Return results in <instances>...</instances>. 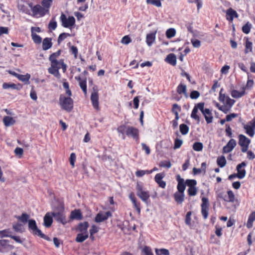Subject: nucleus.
<instances>
[{"label": "nucleus", "mask_w": 255, "mask_h": 255, "mask_svg": "<svg viewBox=\"0 0 255 255\" xmlns=\"http://www.w3.org/2000/svg\"><path fill=\"white\" fill-rule=\"evenodd\" d=\"M89 226V224L88 222H81L78 225L76 230L82 233H88L87 230Z\"/></svg>", "instance_id": "nucleus-24"}, {"label": "nucleus", "mask_w": 255, "mask_h": 255, "mask_svg": "<svg viewBox=\"0 0 255 255\" xmlns=\"http://www.w3.org/2000/svg\"><path fill=\"white\" fill-rule=\"evenodd\" d=\"M146 2L147 3L155 5L157 7H161L162 5L160 0H146Z\"/></svg>", "instance_id": "nucleus-57"}, {"label": "nucleus", "mask_w": 255, "mask_h": 255, "mask_svg": "<svg viewBox=\"0 0 255 255\" xmlns=\"http://www.w3.org/2000/svg\"><path fill=\"white\" fill-rule=\"evenodd\" d=\"M60 19L62 25L65 28H70L75 23V19L73 16H69L67 18L66 15L63 13H62Z\"/></svg>", "instance_id": "nucleus-9"}, {"label": "nucleus", "mask_w": 255, "mask_h": 255, "mask_svg": "<svg viewBox=\"0 0 255 255\" xmlns=\"http://www.w3.org/2000/svg\"><path fill=\"white\" fill-rule=\"evenodd\" d=\"M71 35L68 33L63 32L61 33L57 39L58 44L59 45L60 43L68 37H71Z\"/></svg>", "instance_id": "nucleus-40"}, {"label": "nucleus", "mask_w": 255, "mask_h": 255, "mask_svg": "<svg viewBox=\"0 0 255 255\" xmlns=\"http://www.w3.org/2000/svg\"><path fill=\"white\" fill-rule=\"evenodd\" d=\"M75 79L79 82V86L85 96L87 94V86L86 79H82L80 76L75 77Z\"/></svg>", "instance_id": "nucleus-22"}, {"label": "nucleus", "mask_w": 255, "mask_h": 255, "mask_svg": "<svg viewBox=\"0 0 255 255\" xmlns=\"http://www.w3.org/2000/svg\"><path fill=\"white\" fill-rule=\"evenodd\" d=\"M52 38L46 37L42 41V49L43 50H47L52 46Z\"/></svg>", "instance_id": "nucleus-27"}, {"label": "nucleus", "mask_w": 255, "mask_h": 255, "mask_svg": "<svg viewBox=\"0 0 255 255\" xmlns=\"http://www.w3.org/2000/svg\"><path fill=\"white\" fill-rule=\"evenodd\" d=\"M15 121L13 118L5 116L3 119V123L6 127H9L14 124Z\"/></svg>", "instance_id": "nucleus-35"}, {"label": "nucleus", "mask_w": 255, "mask_h": 255, "mask_svg": "<svg viewBox=\"0 0 255 255\" xmlns=\"http://www.w3.org/2000/svg\"><path fill=\"white\" fill-rule=\"evenodd\" d=\"M173 197L177 204H181L184 200V193L183 192H176L174 194Z\"/></svg>", "instance_id": "nucleus-28"}, {"label": "nucleus", "mask_w": 255, "mask_h": 255, "mask_svg": "<svg viewBox=\"0 0 255 255\" xmlns=\"http://www.w3.org/2000/svg\"><path fill=\"white\" fill-rule=\"evenodd\" d=\"M57 26V23L56 21L54 18H52L49 24H48V29L49 30L52 31V30H54Z\"/></svg>", "instance_id": "nucleus-41"}, {"label": "nucleus", "mask_w": 255, "mask_h": 255, "mask_svg": "<svg viewBox=\"0 0 255 255\" xmlns=\"http://www.w3.org/2000/svg\"><path fill=\"white\" fill-rule=\"evenodd\" d=\"M155 253L157 255H170L169 251L165 249H156Z\"/></svg>", "instance_id": "nucleus-49"}, {"label": "nucleus", "mask_w": 255, "mask_h": 255, "mask_svg": "<svg viewBox=\"0 0 255 255\" xmlns=\"http://www.w3.org/2000/svg\"><path fill=\"white\" fill-rule=\"evenodd\" d=\"M186 184L189 187H195L197 182L194 179H187L186 181Z\"/></svg>", "instance_id": "nucleus-60"}, {"label": "nucleus", "mask_w": 255, "mask_h": 255, "mask_svg": "<svg viewBox=\"0 0 255 255\" xmlns=\"http://www.w3.org/2000/svg\"><path fill=\"white\" fill-rule=\"evenodd\" d=\"M11 232L9 229L3 230L0 231V237L1 238L3 237H10Z\"/></svg>", "instance_id": "nucleus-53"}, {"label": "nucleus", "mask_w": 255, "mask_h": 255, "mask_svg": "<svg viewBox=\"0 0 255 255\" xmlns=\"http://www.w3.org/2000/svg\"><path fill=\"white\" fill-rule=\"evenodd\" d=\"M143 255H154L150 247L148 246H144L141 251Z\"/></svg>", "instance_id": "nucleus-45"}, {"label": "nucleus", "mask_w": 255, "mask_h": 255, "mask_svg": "<svg viewBox=\"0 0 255 255\" xmlns=\"http://www.w3.org/2000/svg\"><path fill=\"white\" fill-rule=\"evenodd\" d=\"M239 14L236 10L230 7L226 10V19L229 21H233L234 18H237Z\"/></svg>", "instance_id": "nucleus-21"}, {"label": "nucleus", "mask_w": 255, "mask_h": 255, "mask_svg": "<svg viewBox=\"0 0 255 255\" xmlns=\"http://www.w3.org/2000/svg\"><path fill=\"white\" fill-rule=\"evenodd\" d=\"M14 248V246L9 244L7 240H0V253H7Z\"/></svg>", "instance_id": "nucleus-12"}, {"label": "nucleus", "mask_w": 255, "mask_h": 255, "mask_svg": "<svg viewBox=\"0 0 255 255\" xmlns=\"http://www.w3.org/2000/svg\"><path fill=\"white\" fill-rule=\"evenodd\" d=\"M29 218V216L25 213H23L21 214L20 216H18L17 218L18 220L20 221L23 223L25 224L28 222V219Z\"/></svg>", "instance_id": "nucleus-44"}, {"label": "nucleus", "mask_w": 255, "mask_h": 255, "mask_svg": "<svg viewBox=\"0 0 255 255\" xmlns=\"http://www.w3.org/2000/svg\"><path fill=\"white\" fill-rule=\"evenodd\" d=\"M165 177L164 173H159L156 174L154 177V180L158 185L159 187L162 188H165L166 185V182L162 180V179Z\"/></svg>", "instance_id": "nucleus-16"}, {"label": "nucleus", "mask_w": 255, "mask_h": 255, "mask_svg": "<svg viewBox=\"0 0 255 255\" xmlns=\"http://www.w3.org/2000/svg\"><path fill=\"white\" fill-rule=\"evenodd\" d=\"M52 0H42L41 1L42 6L45 9L47 12H49V8L52 4Z\"/></svg>", "instance_id": "nucleus-38"}, {"label": "nucleus", "mask_w": 255, "mask_h": 255, "mask_svg": "<svg viewBox=\"0 0 255 255\" xmlns=\"http://www.w3.org/2000/svg\"><path fill=\"white\" fill-rule=\"evenodd\" d=\"M201 200V214L203 218L206 219L208 216V211L210 206L209 201L208 199L205 197H203Z\"/></svg>", "instance_id": "nucleus-11"}, {"label": "nucleus", "mask_w": 255, "mask_h": 255, "mask_svg": "<svg viewBox=\"0 0 255 255\" xmlns=\"http://www.w3.org/2000/svg\"><path fill=\"white\" fill-rule=\"evenodd\" d=\"M76 159V155L75 153H71L69 158V162L72 168L75 166V162Z\"/></svg>", "instance_id": "nucleus-59"}, {"label": "nucleus", "mask_w": 255, "mask_h": 255, "mask_svg": "<svg viewBox=\"0 0 255 255\" xmlns=\"http://www.w3.org/2000/svg\"><path fill=\"white\" fill-rule=\"evenodd\" d=\"M128 197L130 201H131L134 207L136 209L138 214L140 213V203L137 201V199L135 196V195L133 192H131L129 194Z\"/></svg>", "instance_id": "nucleus-18"}, {"label": "nucleus", "mask_w": 255, "mask_h": 255, "mask_svg": "<svg viewBox=\"0 0 255 255\" xmlns=\"http://www.w3.org/2000/svg\"><path fill=\"white\" fill-rule=\"evenodd\" d=\"M31 10L34 15H39L40 16H43L47 13L45 9L39 4L31 7Z\"/></svg>", "instance_id": "nucleus-15"}, {"label": "nucleus", "mask_w": 255, "mask_h": 255, "mask_svg": "<svg viewBox=\"0 0 255 255\" xmlns=\"http://www.w3.org/2000/svg\"><path fill=\"white\" fill-rule=\"evenodd\" d=\"M159 166L160 167L169 168L171 167V164L169 160H164L160 161L159 163Z\"/></svg>", "instance_id": "nucleus-54"}, {"label": "nucleus", "mask_w": 255, "mask_h": 255, "mask_svg": "<svg viewBox=\"0 0 255 255\" xmlns=\"http://www.w3.org/2000/svg\"><path fill=\"white\" fill-rule=\"evenodd\" d=\"M244 128L246 130V132L250 136L253 137L254 135L255 131L253 127H251V125H244Z\"/></svg>", "instance_id": "nucleus-37"}, {"label": "nucleus", "mask_w": 255, "mask_h": 255, "mask_svg": "<svg viewBox=\"0 0 255 255\" xmlns=\"http://www.w3.org/2000/svg\"><path fill=\"white\" fill-rule=\"evenodd\" d=\"M239 144L242 147L243 152H246L251 143V140L243 134L239 135Z\"/></svg>", "instance_id": "nucleus-10"}, {"label": "nucleus", "mask_w": 255, "mask_h": 255, "mask_svg": "<svg viewBox=\"0 0 255 255\" xmlns=\"http://www.w3.org/2000/svg\"><path fill=\"white\" fill-rule=\"evenodd\" d=\"M52 215H51V212L47 213L44 217L43 221H44V225L47 227H50L52 223H53V219Z\"/></svg>", "instance_id": "nucleus-25"}, {"label": "nucleus", "mask_w": 255, "mask_h": 255, "mask_svg": "<svg viewBox=\"0 0 255 255\" xmlns=\"http://www.w3.org/2000/svg\"><path fill=\"white\" fill-rule=\"evenodd\" d=\"M183 143L181 139L176 138L174 140V149H176L180 148Z\"/></svg>", "instance_id": "nucleus-64"}, {"label": "nucleus", "mask_w": 255, "mask_h": 255, "mask_svg": "<svg viewBox=\"0 0 255 255\" xmlns=\"http://www.w3.org/2000/svg\"><path fill=\"white\" fill-rule=\"evenodd\" d=\"M112 216L110 211H107L105 213L100 211L96 216L94 221L96 223H101L106 221L109 217Z\"/></svg>", "instance_id": "nucleus-13"}, {"label": "nucleus", "mask_w": 255, "mask_h": 255, "mask_svg": "<svg viewBox=\"0 0 255 255\" xmlns=\"http://www.w3.org/2000/svg\"><path fill=\"white\" fill-rule=\"evenodd\" d=\"M99 231V228L95 225H92L89 230L90 234H95Z\"/></svg>", "instance_id": "nucleus-63"}, {"label": "nucleus", "mask_w": 255, "mask_h": 255, "mask_svg": "<svg viewBox=\"0 0 255 255\" xmlns=\"http://www.w3.org/2000/svg\"><path fill=\"white\" fill-rule=\"evenodd\" d=\"M59 104L62 109L70 112L73 109V100L70 97H66L61 95L59 97Z\"/></svg>", "instance_id": "nucleus-4"}, {"label": "nucleus", "mask_w": 255, "mask_h": 255, "mask_svg": "<svg viewBox=\"0 0 255 255\" xmlns=\"http://www.w3.org/2000/svg\"><path fill=\"white\" fill-rule=\"evenodd\" d=\"M217 163L219 167L221 168L224 167L227 163L225 157L223 155L218 157L217 160Z\"/></svg>", "instance_id": "nucleus-39"}, {"label": "nucleus", "mask_w": 255, "mask_h": 255, "mask_svg": "<svg viewBox=\"0 0 255 255\" xmlns=\"http://www.w3.org/2000/svg\"><path fill=\"white\" fill-rule=\"evenodd\" d=\"M57 209L59 210V211L52 212L51 215L57 222L61 223L63 225L66 224L67 221L64 214V204L63 202L60 203Z\"/></svg>", "instance_id": "nucleus-2"}, {"label": "nucleus", "mask_w": 255, "mask_h": 255, "mask_svg": "<svg viewBox=\"0 0 255 255\" xmlns=\"http://www.w3.org/2000/svg\"><path fill=\"white\" fill-rule=\"evenodd\" d=\"M245 94V88L244 87H243L242 91L241 92H239L236 90H233L231 92V96L232 97L236 99L243 97Z\"/></svg>", "instance_id": "nucleus-33"}, {"label": "nucleus", "mask_w": 255, "mask_h": 255, "mask_svg": "<svg viewBox=\"0 0 255 255\" xmlns=\"http://www.w3.org/2000/svg\"><path fill=\"white\" fill-rule=\"evenodd\" d=\"M252 27V24L249 22H247L245 25H244L242 27V31L245 34H248L251 31V29Z\"/></svg>", "instance_id": "nucleus-46"}, {"label": "nucleus", "mask_w": 255, "mask_h": 255, "mask_svg": "<svg viewBox=\"0 0 255 255\" xmlns=\"http://www.w3.org/2000/svg\"><path fill=\"white\" fill-rule=\"evenodd\" d=\"M89 237L88 233H79L78 234L75 239L77 243H82L86 240Z\"/></svg>", "instance_id": "nucleus-36"}, {"label": "nucleus", "mask_w": 255, "mask_h": 255, "mask_svg": "<svg viewBox=\"0 0 255 255\" xmlns=\"http://www.w3.org/2000/svg\"><path fill=\"white\" fill-rule=\"evenodd\" d=\"M237 143L234 139H231L227 144L223 148V153H229L233 150L234 147L236 146Z\"/></svg>", "instance_id": "nucleus-19"}, {"label": "nucleus", "mask_w": 255, "mask_h": 255, "mask_svg": "<svg viewBox=\"0 0 255 255\" xmlns=\"http://www.w3.org/2000/svg\"><path fill=\"white\" fill-rule=\"evenodd\" d=\"M99 90L97 85H94L92 88V92L91 95V101L93 108L97 111L100 110L99 107Z\"/></svg>", "instance_id": "nucleus-6"}, {"label": "nucleus", "mask_w": 255, "mask_h": 255, "mask_svg": "<svg viewBox=\"0 0 255 255\" xmlns=\"http://www.w3.org/2000/svg\"><path fill=\"white\" fill-rule=\"evenodd\" d=\"M222 228L220 226H219L218 225H216L215 226V233L216 234V235L219 238H220L222 235H223V232H222Z\"/></svg>", "instance_id": "nucleus-58"}, {"label": "nucleus", "mask_w": 255, "mask_h": 255, "mask_svg": "<svg viewBox=\"0 0 255 255\" xmlns=\"http://www.w3.org/2000/svg\"><path fill=\"white\" fill-rule=\"evenodd\" d=\"M176 180L178 182V184L177 186V188L178 190L177 192H184V190L186 188V185L184 182V179L181 178L179 175H177L176 176Z\"/></svg>", "instance_id": "nucleus-23"}, {"label": "nucleus", "mask_w": 255, "mask_h": 255, "mask_svg": "<svg viewBox=\"0 0 255 255\" xmlns=\"http://www.w3.org/2000/svg\"><path fill=\"white\" fill-rule=\"evenodd\" d=\"M205 103L203 102L199 103L196 104L191 112V118L198 123H199L200 119L199 116L197 115L198 110H199L203 116L207 124H209L212 123L213 120V116L211 111L207 108L204 109Z\"/></svg>", "instance_id": "nucleus-1"}, {"label": "nucleus", "mask_w": 255, "mask_h": 255, "mask_svg": "<svg viewBox=\"0 0 255 255\" xmlns=\"http://www.w3.org/2000/svg\"><path fill=\"white\" fill-rule=\"evenodd\" d=\"M70 218L72 220H82L83 219V215L79 209H75L71 212Z\"/></svg>", "instance_id": "nucleus-26"}, {"label": "nucleus", "mask_w": 255, "mask_h": 255, "mask_svg": "<svg viewBox=\"0 0 255 255\" xmlns=\"http://www.w3.org/2000/svg\"><path fill=\"white\" fill-rule=\"evenodd\" d=\"M244 39L246 40L245 53L247 54L249 52H252L253 50V43L249 40V38L248 37H245Z\"/></svg>", "instance_id": "nucleus-30"}, {"label": "nucleus", "mask_w": 255, "mask_h": 255, "mask_svg": "<svg viewBox=\"0 0 255 255\" xmlns=\"http://www.w3.org/2000/svg\"><path fill=\"white\" fill-rule=\"evenodd\" d=\"M247 164L245 162H242V163L239 164L237 166V177L239 179L244 178L246 174V171L245 169H242L243 167H244L246 166Z\"/></svg>", "instance_id": "nucleus-17"}, {"label": "nucleus", "mask_w": 255, "mask_h": 255, "mask_svg": "<svg viewBox=\"0 0 255 255\" xmlns=\"http://www.w3.org/2000/svg\"><path fill=\"white\" fill-rule=\"evenodd\" d=\"M155 34L156 32H154L150 33L146 35V42L149 46H150L154 41L155 39Z\"/></svg>", "instance_id": "nucleus-34"}, {"label": "nucleus", "mask_w": 255, "mask_h": 255, "mask_svg": "<svg viewBox=\"0 0 255 255\" xmlns=\"http://www.w3.org/2000/svg\"><path fill=\"white\" fill-rule=\"evenodd\" d=\"M126 135L137 140L139 139V130L133 127L128 126Z\"/></svg>", "instance_id": "nucleus-14"}, {"label": "nucleus", "mask_w": 255, "mask_h": 255, "mask_svg": "<svg viewBox=\"0 0 255 255\" xmlns=\"http://www.w3.org/2000/svg\"><path fill=\"white\" fill-rule=\"evenodd\" d=\"M235 103V101L234 100L228 98L227 101L226 102V104L220 105L219 103H217L215 106L220 111L224 114H227L230 111Z\"/></svg>", "instance_id": "nucleus-8"}, {"label": "nucleus", "mask_w": 255, "mask_h": 255, "mask_svg": "<svg viewBox=\"0 0 255 255\" xmlns=\"http://www.w3.org/2000/svg\"><path fill=\"white\" fill-rule=\"evenodd\" d=\"M176 34V30L174 28H169L166 30V35L168 38H171L174 37Z\"/></svg>", "instance_id": "nucleus-51"}, {"label": "nucleus", "mask_w": 255, "mask_h": 255, "mask_svg": "<svg viewBox=\"0 0 255 255\" xmlns=\"http://www.w3.org/2000/svg\"><path fill=\"white\" fill-rule=\"evenodd\" d=\"M219 197L222 198L225 201L227 202L234 203L235 201V196L232 190H229L227 191V195H225L223 197L222 196V193H220L219 195Z\"/></svg>", "instance_id": "nucleus-20"}, {"label": "nucleus", "mask_w": 255, "mask_h": 255, "mask_svg": "<svg viewBox=\"0 0 255 255\" xmlns=\"http://www.w3.org/2000/svg\"><path fill=\"white\" fill-rule=\"evenodd\" d=\"M14 153L19 158H21L23 154V150L22 148L17 147L14 149Z\"/></svg>", "instance_id": "nucleus-62"}, {"label": "nucleus", "mask_w": 255, "mask_h": 255, "mask_svg": "<svg viewBox=\"0 0 255 255\" xmlns=\"http://www.w3.org/2000/svg\"><path fill=\"white\" fill-rule=\"evenodd\" d=\"M64 59H60L59 60L50 61L51 67L48 69V72L55 76L60 75L59 70L61 68V65L63 64Z\"/></svg>", "instance_id": "nucleus-7"}, {"label": "nucleus", "mask_w": 255, "mask_h": 255, "mask_svg": "<svg viewBox=\"0 0 255 255\" xmlns=\"http://www.w3.org/2000/svg\"><path fill=\"white\" fill-rule=\"evenodd\" d=\"M2 88L4 89L12 88L13 89L19 90L22 88V85L19 84L16 85L14 83H4L2 84Z\"/></svg>", "instance_id": "nucleus-29"}, {"label": "nucleus", "mask_w": 255, "mask_h": 255, "mask_svg": "<svg viewBox=\"0 0 255 255\" xmlns=\"http://www.w3.org/2000/svg\"><path fill=\"white\" fill-rule=\"evenodd\" d=\"M137 196L145 203H147V200L150 197V194L148 191H145L141 184L137 183L136 186Z\"/></svg>", "instance_id": "nucleus-5"}, {"label": "nucleus", "mask_w": 255, "mask_h": 255, "mask_svg": "<svg viewBox=\"0 0 255 255\" xmlns=\"http://www.w3.org/2000/svg\"><path fill=\"white\" fill-rule=\"evenodd\" d=\"M165 61L172 66L176 65V57L173 53L168 54L165 59Z\"/></svg>", "instance_id": "nucleus-31"}, {"label": "nucleus", "mask_w": 255, "mask_h": 255, "mask_svg": "<svg viewBox=\"0 0 255 255\" xmlns=\"http://www.w3.org/2000/svg\"><path fill=\"white\" fill-rule=\"evenodd\" d=\"M61 53V50L60 49L58 50L56 52L52 53L49 57V61H50L57 60V58L59 57V56L60 55Z\"/></svg>", "instance_id": "nucleus-50"}, {"label": "nucleus", "mask_w": 255, "mask_h": 255, "mask_svg": "<svg viewBox=\"0 0 255 255\" xmlns=\"http://www.w3.org/2000/svg\"><path fill=\"white\" fill-rule=\"evenodd\" d=\"M223 89H221L219 96V100L220 102L223 103L224 104H226V102L227 101L228 98H230L229 97L226 96L225 94H222Z\"/></svg>", "instance_id": "nucleus-42"}, {"label": "nucleus", "mask_w": 255, "mask_h": 255, "mask_svg": "<svg viewBox=\"0 0 255 255\" xmlns=\"http://www.w3.org/2000/svg\"><path fill=\"white\" fill-rule=\"evenodd\" d=\"M203 145L200 142H195L193 145V149L196 151H200L202 150Z\"/></svg>", "instance_id": "nucleus-48"}, {"label": "nucleus", "mask_w": 255, "mask_h": 255, "mask_svg": "<svg viewBox=\"0 0 255 255\" xmlns=\"http://www.w3.org/2000/svg\"><path fill=\"white\" fill-rule=\"evenodd\" d=\"M187 192L190 196H195L197 193V188L196 187H189L187 190Z\"/></svg>", "instance_id": "nucleus-56"}, {"label": "nucleus", "mask_w": 255, "mask_h": 255, "mask_svg": "<svg viewBox=\"0 0 255 255\" xmlns=\"http://www.w3.org/2000/svg\"><path fill=\"white\" fill-rule=\"evenodd\" d=\"M31 38L35 43L40 44L42 42L41 37L35 32H32Z\"/></svg>", "instance_id": "nucleus-43"}, {"label": "nucleus", "mask_w": 255, "mask_h": 255, "mask_svg": "<svg viewBox=\"0 0 255 255\" xmlns=\"http://www.w3.org/2000/svg\"><path fill=\"white\" fill-rule=\"evenodd\" d=\"M226 129L225 132L226 135L229 137H232V131L230 126L228 124H226L225 126Z\"/></svg>", "instance_id": "nucleus-61"}, {"label": "nucleus", "mask_w": 255, "mask_h": 255, "mask_svg": "<svg viewBox=\"0 0 255 255\" xmlns=\"http://www.w3.org/2000/svg\"><path fill=\"white\" fill-rule=\"evenodd\" d=\"M28 229L34 235L39 236L47 241L50 240L49 238L42 233L41 231L38 228L34 220L30 219L28 220Z\"/></svg>", "instance_id": "nucleus-3"}, {"label": "nucleus", "mask_w": 255, "mask_h": 255, "mask_svg": "<svg viewBox=\"0 0 255 255\" xmlns=\"http://www.w3.org/2000/svg\"><path fill=\"white\" fill-rule=\"evenodd\" d=\"M128 129V127L126 125H122L120 126L117 128V131L119 133H121L122 134H127V131Z\"/></svg>", "instance_id": "nucleus-55"}, {"label": "nucleus", "mask_w": 255, "mask_h": 255, "mask_svg": "<svg viewBox=\"0 0 255 255\" xmlns=\"http://www.w3.org/2000/svg\"><path fill=\"white\" fill-rule=\"evenodd\" d=\"M177 92L179 94L184 95L186 97H187V87L184 84H183L182 83H180L178 85V86L177 87Z\"/></svg>", "instance_id": "nucleus-32"}, {"label": "nucleus", "mask_w": 255, "mask_h": 255, "mask_svg": "<svg viewBox=\"0 0 255 255\" xmlns=\"http://www.w3.org/2000/svg\"><path fill=\"white\" fill-rule=\"evenodd\" d=\"M30 77V75L28 74H27L25 75L19 74L17 78L20 81H21L25 83H27L29 82Z\"/></svg>", "instance_id": "nucleus-52"}, {"label": "nucleus", "mask_w": 255, "mask_h": 255, "mask_svg": "<svg viewBox=\"0 0 255 255\" xmlns=\"http://www.w3.org/2000/svg\"><path fill=\"white\" fill-rule=\"evenodd\" d=\"M180 131L183 135H185L189 131V127L185 124H181L179 126Z\"/></svg>", "instance_id": "nucleus-47"}]
</instances>
